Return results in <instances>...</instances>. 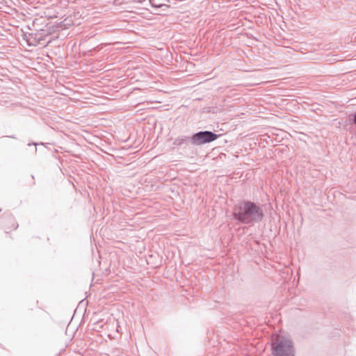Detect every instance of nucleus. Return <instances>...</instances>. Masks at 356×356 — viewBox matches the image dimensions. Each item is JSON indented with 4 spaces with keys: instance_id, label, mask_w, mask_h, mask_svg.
Instances as JSON below:
<instances>
[{
    "instance_id": "5",
    "label": "nucleus",
    "mask_w": 356,
    "mask_h": 356,
    "mask_svg": "<svg viewBox=\"0 0 356 356\" xmlns=\"http://www.w3.org/2000/svg\"><path fill=\"white\" fill-rule=\"evenodd\" d=\"M163 1L164 0H148L147 4L155 8H160L163 6L168 7Z\"/></svg>"
},
{
    "instance_id": "1",
    "label": "nucleus",
    "mask_w": 356,
    "mask_h": 356,
    "mask_svg": "<svg viewBox=\"0 0 356 356\" xmlns=\"http://www.w3.org/2000/svg\"><path fill=\"white\" fill-rule=\"evenodd\" d=\"M234 220L245 225H254L262 221L264 212L262 207L250 200H240L233 207Z\"/></svg>"
},
{
    "instance_id": "7",
    "label": "nucleus",
    "mask_w": 356,
    "mask_h": 356,
    "mask_svg": "<svg viewBox=\"0 0 356 356\" xmlns=\"http://www.w3.org/2000/svg\"><path fill=\"white\" fill-rule=\"evenodd\" d=\"M134 1H138V2H139V3H146V4H145V5H148V4H147V1H148V0H134Z\"/></svg>"
},
{
    "instance_id": "3",
    "label": "nucleus",
    "mask_w": 356,
    "mask_h": 356,
    "mask_svg": "<svg viewBox=\"0 0 356 356\" xmlns=\"http://www.w3.org/2000/svg\"><path fill=\"white\" fill-rule=\"evenodd\" d=\"M220 136L210 131H200L190 137V141L195 146H200L214 141Z\"/></svg>"
},
{
    "instance_id": "4",
    "label": "nucleus",
    "mask_w": 356,
    "mask_h": 356,
    "mask_svg": "<svg viewBox=\"0 0 356 356\" xmlns=\"http://www.w3.org/2000/svg\"><path fill=\"white\" fill-rule=\"evenodd\" d=\"M188 140H190V137H188L186 136H180L175 139L172 144L175 146H182L184 145H186V146L184 147V148H186L188 146Z\"/></svg>"
},
{
    "instance_id": "8",
    "label": "nucleus",
    "mask_w": 356,
    "mask_h": 356,
    "mask_svg": "<svg viewBox=\"0 0 356 356\" xmlns=\"http://www.w3.org/2000/svg\"><path fill=\"white\" fill-rule=\"evenodd\" d=\"M33 145H35V146H36L38 144H37V143H33Z\"/></svg>"
},
{
    "instance_id": "6",
    "label": "nucleus",
    "mask_w": 356,
    "mask_h": 356,
    "mask_svg": "<svg viewBox=\"0 0 356 356\" xmlns=\"http://www.w3.org/2000/svg\"><path fill=\"white\" fill-rule=\"evenodd\" d=\"M353 123L356 125V111L351 115Z\"/></svg>"
},
{
    "instance_id": "2",
    "label": "nucleus",
    "mask_w": 356,
    "mask_h": 356,
    "mask_svg": "<svg viewBox=\"0 0 356 356\" xmlns=\"http://www.w3.org/2000/svg\"><path fill=\"white\" fill-rule=\"evenodd\" d=\"M272 356H295L296 349L293 340L282 335H277L271 340Z\"/></svg>"
}]
</instances>
